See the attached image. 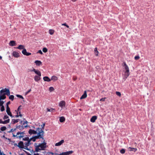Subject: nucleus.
Instances as JSON below:
<instances>
[{
  "label": "nucleus",
  "mask_w": 155,
  "mask_h": 155,
  "mask_svg": "<svg viewBox=\"0 0 155 155\" xmlns=\"http://www.w3.org/2000/svg\"><path fill=\"white\" fill-rule=\"evenodd\" d=\"M42 143H39L38 145L37 143H35L34 146L35 147V151L38 152L40 150H45L46 148V143L45 142V140H44Z\"/></svg>",
  "instance_id": "1"
},
{
  "label": "nucleus",
  "mask_w": 155,
  "mask_h": 155,
  "mask_svg": "<svg viewBox=\"0 0 155 155\" xmlns=\"http://www.w3.org/2000/svg\"><path fill=\"white\" fill-rule=\"evenodd\" d=\"M36 130L37 131V135L34 136L35 139L36 140L37 139H42L43 140H44V131L40 127L37 128Z\"/></svg>",
  "instance_id": "2"
},
{
  "label": "nucleus",
  "mask_w": 155,
  "mask_h": 155,
  "mask_svg": "<svg viewBox=\"0 0 155 155\" xmlns=\"http://www.w3.org/2000/svg\"><path fill=\"white\" fill-rule=\"evenodd\" d=\"M28 127L27 125L23 126V125L21 126L20 125H17L16 128V129H18L20 130H21L24 129L26 127Z\"/></svg>",
  "instance_id": "3"
},
{
  "label": "nucleus",
  "mask_w": 155,
  "mask_h": 155,
  "mask_svg": "<svg viewBox=\"0 0 155 155\" xmlns=\"http://www.w3.org/2000/svg\"><path fill=\"white\" fill-rule=\"evenodd\" d=\"M28 133L30 135H31L32 134H37V130H35L30 129L28 131Z\"/></svg>",
  "instance_id": "4"
},
{
  "label": "nucleus",
  "mask_w": 155,
  "mask_h": 155,
  "mask_svg": "<svg viewBox=\"0 0 155 155\" xmlns=\"http://www.w3.org/2000/svg\"><path fill=\"white\" fill-rule=\"evenodd\" d=\"M12 55L15 58H18L20 56L19 53L15 51H14L13 52Z\"/></svg>",
  "instance_id": "5"
},
{
  "label": "nucleus",
  "mask_w": 155,
  "mask_h": 155,
  "mask_svg": "<svg viewBox=\"0 0 155 155\" xmlns=\"http://www.w3.org/2000/svg\"><path fill=\"white\" fill-rule=\"evenodd\" d=\"M17 146L20 148H23L24 146L23 143L22 141H20L18 143Z\"/></svg>",
  "instance_id": "6"
},
{
  "label": "nucleus",
  "mask_w": 155,
  "mask_h": 155,
  "mask_svg": "<svg viewBox=\"0 0 155 155\" xmlns=\"http://www.w3.org/2000/svg\"><path fill=\"white\" fill-rule=\"evenodd\" d=\"M123 66L124 67L125 71H127V72H128V71H129V67L125 62H124L123 63Z\"/></svg>",
  "instance_id": "7"
},
{
  "label": "nucleus",
  "mask_w": 155,
  "mask_h": 155,
  "mask_svg": "<svg viewBox=\"0 0 155 155\" xmlns=\"http://www.w3.org/2000/svg\"><path fill=\"white\" fill-rule=\"evenodd\" d=\"M38 75H35L34 77V79L36 82H38L41 79L40 77Z\"/></svg>",
  "instance_id": "8"
},
{
  "label": "nucleus",
  "mask_w": 155,
  "mask_h": 155,
  "mask_svg": "<svg viewBox=\"0 0 155 155\" xmlns=\"http://www.w3.org/2000/svg\"><path fill=\"white\" fill-rule=\"evenodd\" d=\"M97 116H92L90 119V121L91 122L94 123L95 121V120L97 119Z\"/></svg>",
  "instance_id": "9"
},
{
  "label": "nucleus",
  "mask_w": 155,
  "mask_h": 155,
  "mask_svg": "<svg viewBox=\"0 0 155 155\" xmlns=\"http://www.w3.org/2000/svg\"><path fill=\"white\" fill-rule=\"evenodd\" d=\"M64 142V140H62L59 142L55 144V146H61L63 143Z\"/></svg>",
  "instance_id": "10"
},
{
  "label": "nucleus",
  "mask_w": 155,
  "mask_h": 155,
  "mask_svg": "<svg viewBox=\"0 0 155 155\" xmlns=\"http://www.w3.org/2000/svg\"><path fill=\"white\" fill-rule=\"evenodd\" d=\"M87 97V94L86 91H84V93L82 95V96L80 97L81 99H83Z\"/></svg>",
  "instance_id": "11"
},
{
  "label": "nucleus",
  "mask_w": 155,
  "mask_h": 155,
  "mask_svg": "<svg viewBox=\"0 0 155 155\" xmlns=\"http://www.w3.org/2000/svg\"><path fill=\"white\" fill-rule=\"evenodd\" d=\"M9 45L11 46H15L16 45V42L14 41H11L9 43Z\"/></svg>",
  "instance_id": "12"
},
{
  "label": "nucleus",
  "mask_w": 155,
  "mask_h": 155,
  "mask_svg": "<svg viewBox=\"0 0 155 155\" xmlns=\"http://www.w3.org/2000/svg\"><path fill=\"white\" fill-rule=\"evenodd\" d=\"M65 103L64 101H61L60 102L59 106L61 107L65 106Z\"/></svg>",
  "instance_id": "13"
},
{
  "label": "nucleus",
  "mask_w": 155,
  "mask_h": 155,
  "mask_svg": "<svg viewBox=\"0 0 155 155\" xmlns=\"http://www.w3.org/2000/svg\"><path fill=\"white\" fill-rule=\"evenodd\" d=\"M4 90H5V91H4L3 92H5L6 95L9 96L10 95V92L9 89L8 88H5Z\"/></svg>",
  "instance_id": "14"
},
{
  "label": "nucleus",
  "mask_w": 155,
  "mask_h": 155,
  "mask_svg": "<svg viewBox=\"0 0 155 155\" xmlns=\"http://www.w3.org/2000/svg\"><path fill=\"white\" fill-rule=\"evenodd\" d=\"M16 49H18L19 50H23L25 48V46L24 45H20L18 47H16L15 48Z\"/></svg>",
  "instance_id": "15"
},
{
  "label": "nucleus",
  "mask_w": 155,
  "mask_h": 155,
  "mask_svg": "<svg viewBox=\"0 0 155 155\" xmlns=\"http://www.w3.org/2000/svg\"><path fill=\"white\" fill-rule=\"evenodd\" d=\"M20 120L18 119H12V120L11 123L12 124H14L18 122Z\"/></svg>",
  "instance_id": "16"
},
{
  "label": "nucleus",
  "mask_w": 155,
  "mask_h": 155,
  "mask_svg": "<svg viewBox=\"0 0 155 155\" xmlns=\"http://www.w3.org/2000/svg\"><path fill=\"white\" fill-rule=\"evenodd\" d=\"M43 80L45 81L49 82L51 81V79L47 76H45L43 78Z\"/></svg>",
  "instance_id": "17"
},
{
  "label": "nucleus",
  "mask_w": 155,
  "mask_h": 155,
  "mask_svg": "<svg viewBox=\"0 0 155 155\" xmlns=\"http://www.w3.org/2000/svg\"><path fill=\"white\" fill-rule=\"evenodd\" d=\"M35 63L37 66H40L42 64V62L40 61L36 60Z\"/></svg>",
  "instance_id": "18"
},
{
  "label": "nucleus",
  "mask_w": 155,
  "mask_h": 155,
  "mask_svg": "<svg viewBox=\"0 0 155 155\" xmlns=\"http://www.w3.org/2000/svg\"><path fill=\"white\" fill-rule=\"evenodd\" d=\"M4 91H5V90H4V89H3L0 91V93L1 94V96L6 95L5 92H3Z\"/></svg>",
  "instance_id": "19"
},
{
  "label": "nucleus",
  "mask_w": 155,
  "mask_h": 155,
  "mask_svg": "<svg viewBox=\"0 0 155 155\" xmlns=\"http://www.w3.org/2000/svg\"><path fill=\"white\" fill-rule=\"evenodd\" d=\"M25 134V131H23L22 132H17V134L20 135V136H23V137H24Z\"/></svg>",
  "instance_id": "20"
},
{
  "label": "nucleus",
  "mask_w": 155,
  "mask_h": 155,
  "mask_svg": "<svg viewBox=\"0 0 155 155\" xmlns=\"http://www.w3.org/2000/svg\"><path fill=\"white\" fill-rule=\"evenodd\" d=\"M130 75V72L129 71H128V72L127 71H125V73H124V78H125V79H126L128 77V76Z\"/></svg>",
  "instance_id": "21"
},
{
  "label": "nucleus",
  "mask_w": 155,
  "mask_h": 155,
  "mask_svg": "<svg viewBox=\"0 0 155 155\" xmlns=\"http://www.w3.org/2000/svg\"><path fill=\"white\" fill-rule=\"evenodd\" d=\"M128 149L130 151H133L134 152H135L137 150V149L136 148H132L131 147H129Z\"/></svg>",
  "instance_id": "22"
},
{
  "label": "nucleus",
  "mask_w": 155,
  "mask_h": 155,
  "mask_svg": "<svg viewBox=\"0 0 155 155\" xmlns=\"http://www.w3.org/2000/svg\"><path fill=\"white\" fill-rule=\"evenodd\" d=\"M47 110L48 112H54L55 111V109L52 108H47Z\"/></svg>",
  "instance_id": "23"
},
{
  "label": "nucleus",
  "mask_w": 155,
  "mask_h": 155,
  "mask_svg": "<svg viewBox=\"0 0 155 155\" xmlns=\"http://www.w3.org/2000/svg\"><path fill=\"white\" fill-rule=\"evenodd\" d=\"M65 118L64 117H60L59 121L61 122H63L65 121Z\"/></svg>",
  "instance_id": "24"
},
{
  "label": "nucleus",
  "mask_w": 155,
  "mask_h": 155,
  "mask_svg": "<svg viewBox=\"0 0 155 155\" xmlns=\"http://www.w3.org/2000/svg\"><path fill=\"white\" fill-rule=\"evenodd\" d=\"M13 137H16L17 138H19L20 139L21 138L23 137V136H19L17 134H17L16 135H15V134H13Z\"/></svg>",
  "instance_id": "25"
},
{
  "label": "nucleus",
  "mask_w": 155,
  "mask_h": 155,
  "mask_svg": "<svg viewBox=\"0 0 155 155\" xmlns=\"http://www.w3.org/2000/svg\"><path fill=\"white\" fill-rule=\"evenodd\" d=\"M35 73L38 75L41 76V74L40 71L38 70H37L35 72Z\"/></svg>",
  "instance_id": "26"
},
{
  "label": "nucleus",
  "mask_w": 155,
  "mask_h": 155,
  "mask_svg": "<svg viewBox=\"0 0 155 155\" xmlns=\"http://www.w3.org/2000/svg\"><path fill=\"white\" fill-rule=\"evenodd\" d=\"M6 111L8 114L11 113L10 110V108L9 107H6Z\"/></svg>",
  "instance_id": "27"
},
{
  "label": "nucleus",
  "mask_w": 155,
  "mask_h": 155,
  "mask_svg": "<svg viewBox=\"0 0 155 155\" xmlns=\"http://www.w3.org/2000/svg\"><path fill=\"white\" fill-rule=\"evenodd\" d=\"M57 79L58 78L57 77L54 76H52L51 79V80H54V81H57Z\"/></svg>",
  "instance_id": "28"
},
{
  "label": "nucleus",
  "mask_w": 155,
  "mask_h": 155,
  "mask_svg": "<svg viewBox=\"0 0 155 155\" xmlns=\"http://www.w3.org/2000/svg\"><path fill=\"white\" fill-rule=\"evenodd\" d=\"M10 119H8L6 120H5L4 121H3V124H5L7 123H8L9 122Z\"/></svg>",
  "instance_id": "29"
},
{
  "label": "nucleus",
  "mask_w": 155,
  "mask_h": 155,
  "mask_svg": "<svg viewBox=\"0 0 155 155\" xmlns=\"http://www.w3.org/2000/svg\"><path fill=\"white\" fill-rule=\"evenodd\" d=\"M6 98V95H2L0 96V101L2 100H4Z\"/></svg>",
  "instance_id": "30"
},
{
  "label": "nucleus",
  "mask_w": 155,
  "mask_h": 155,
  "mask_svg": "<svg viewBox=\"0 0 155 155\" xmlns=\"http://www.w3.org/2000/svg\"><path fill=\"white\" fill-rule=\"evenodd\" d=\"M30 140H28V141H27V142H26L25 143V146H29L30 144Z\"/></svg>",
  "instance_id": "31"
},
{
  "label": "nucleus",
  "mask_w": 155,
  "mask_h": 155,
  "mask_svg": "<svg viewBox=\"0 0 155 155\" xmlns=\"http://www.w3.org/2000/svg\"><path fill=\"white\" fill-rule=\"evenodd\" d=\"M27 51L25 48L22 51V53L24 55H25L27 53Z\"/></svg>",
  "instance_id": "32"
},
{
  "label": "nucleus",
  "mask_w": 155,
  "mask_h": 155,
  "mask_svg": "<svg viewBox=\"0 0 155 155\" xmlns=\"http://www.w3.org/2000/svg\"><path fill=\"white\" fill-rule=\"evenodd\" d=\"M9 98L12 101H13L14 99V96L13 95H10L9 96Z\"/></svg>",
  "instance_id": "33"
},
{
  "label": "nucleus",
  "mask_w": 155,
  "mask_h": 155,
  "mask_svg": "<svg viewBox=\"0 0 155 155\" xmlns=\"http://www.w3.org/2000/svg\"><path fill=\"white\" fill-rule=\"evenodd\" d=\"M6 129V127L5 126H3L1 127L0 130L2 131L5 130Z\"/></svg>",
  "instance_id": "34"
},
{
  "label": "nucleus",
  "mask_w": 155,
  "mask_h": 155,
  "mask_svg": "<svg viewBox=\"0 0 155 155\" xmlns=\"http://www.w3.org/2000/svg\"><path fill=\"white\" fill-rule=\"evenodd\" d=\"M49 31V34L51 35H52L54 34V31L53 30L50 29Z\"/></svg>",
  "instance_id": "35"
},
{
  "label": "nucleus",
  "mask_w": 155,
  "mask_h": 155,
  "mask_svg": "<svg viewBox=\"0 0 155 155\" xmlns=\"http://www.w3.org/2000/svg\"><path fill=\"white\" fill-rule=\"evenodd\" d=\"M36 139L34 137H32L30 139V141H31L32 140L33 142H35V141Z\"/></svg>",
  "instance_id": "36"
},
{
  "label": "nucleus",
  "mask_w": 155,
  "mask_h": 155,
  "mask_svg": "<svg viewBox=\"0 0 155 155\" xmlns=\"http://www.w3.org/2000/svg\"><path fill=\"white\" fill-rule=\"evenodd\" d=\"M42 51L44 53H46L48 51V49L46 48H44L42 49Z\"/></svg>",
  "instance_id": "37"
},
{
  "label": "nucleus",
  "mask_w": 155,
  "mask_h": 155,
  "mask_svg": "<svg viewBox=\"0 0 155 155\" xmlns=\"http://www.w3.org/2000/svg\"><path fill=\"white\" fill-rule=\"evenodd\" d=\"M23 140L25 141H27L30 140V139L28 137H25V138H23Z\"/></svg>",
  "instance_id": "38"
},
{
  "label": "nucleus",
  "mask_w": 155,
  "mask_h": 155,
  "mask_svg": "<svg viewBox=\"0 0 155 155\" xmlns=\"http://www.w3.org/2000/svg\"><path fill=\"white\" fill-rule=\"evenodd\" d=\"M125 150L124 149H121L120 150V153L122 154H124L125 153Z\"/></svg>",
  "instance_id": "39"
},
{
  "label": "nucleus",
  "mask_w": 155,
  "mask_h": 155,
  "mask_svg": "<svg viewBox=\"0 0 155 155\" xmlns=\"http://www.w3.org/2000/svg\"><path fill=\"white\" fill-rule=\"evenodd\" d=\"M54 88L52 87H51L49 88V91L50 92H51L52 91H54Z\"/></svg>",
  "instance_id": "40"
},
{
  "label": "nucleus",
  "mask_w": 155,
  "mask_h": 155,
  "mask_svg": "<svg viewBox=\"0 0 155 155\" xmlns=\"http://www.w3.org/2000/svg\"><path fill=\"white\" fill-rule=\"evenodd\" d=\"M116 94L118 96H120L121 95V93L120 92L118 91H116Z\"/></svg>",
  "instance_id": "41"
},
{
  "label": "nucleus",
  "mask_w": 155,
  "mask_h": 155,
  "mask_svg": "<svg viewBox=\"0 0 155 155\" xmlns=\"http://www.w3.org/2000/svg\"><path fill=\"white\" fill-rule=\"evenodd\" d=\"M16 96L18 97H19L20 98H21L22 99H24V98L21 95H19V94H17L16 95Z\"/></svg>",
  "instance_id": "42"
},
{
  "label": "nucleus",
  "mask_w": 155,
  "mask_h": 155,
  "mask_svg": "<svg viewBox=\"0 0 155 155\" xmlns=\"http://www.w3.org/2000/svg\"><path fill=\"white\" fill-rule=\"evenodd\" d=\"M45 123H43L42 125H41V126L42 127V128L41 129H42L43 130L44 129V127L45 126Z\"/></svg>",
  "instance_id": "43"
},
{
  "label": "nucleus",
  "mask_w": 155,
  "mask_h": 155,
  "mask_svg": "<svg viewBox=\"0 0 155 155\" xmlns=\"http://www.w3.org/2000/svg\"><path fill=\"white\" fill-rule=\"evenodd\" d=\"M1 111H3L5 110V107L4 106H1Z\"/></svg>",
  "instance_id": "44"
},
{
  "label": "nucleus",
  "mask_w": 155,
  "mask_h": 155,
  "mask_svg": "<svg viewBox=\"0 0 155 155\" xmlns=\"http://www.w3.org/2000/svg\"><path fill=\"white\" fill-rule=\"evenodd\" d=\"M16 130V128H14V129H11V130L10 131H8V132L9 133H10V132H13L14 131H15Z\"/></svg>",
  "instance_id": "45"
},
{
  "label": "nucleus",
  "mask_w": 155,
  "mask_h": 155,
  "mask_svg": "<svg viewBox=\"0 0 155 155\" xmlns=\"http://www.w3.org/2000/svg\"><path fill=\"white\" fill-rule=\"evenodd\" d=\"M140 58V57L138 55H137V56H135L134 57V59L135 60H137L139 59Z\"/></svg>",
  "instance_id": "46"
},
{
  "label": "nucleus",
  "mask_w": 155,
  "mask_h": 155,
  "mask_svg": "<svg viewBox=\"0 0 155 155\" xmlns=\"http://www.w3.org/2000/svg\"><path fill=\"white\" fill-rule=\"evenodd\" d=\"M4 103V102L3 101H2L1 100L0 101V106H3V104Z\"/></svg>",
  "instance_id": "47"
},
{
  "label": "nucleus",
  "mask_w": 155,
  "mask_h": 155,
  "mask_svg": "<svg viewBox=\"0 0 155 155\" xmlns=\"http://www.w3.org/2000/svg\"><path fill=\"white\" fill-rule=\"evenodd\" d=\"M8 118V117L7 115H5L3 117V119L5 120Z\"/></svg>",
  "instance_id": "48"
},
{
  "label": "nucleus",
  "mask_w": 155,
  "mask_h": 155,
  "mask_svg": "<svg viewBox=\"0 0 155 155\" xmlns=\"http://www.w3.org/2000/svg\"><path fill=\"white\" fill-rule=\"evenodd\" d=\"M31 91V89H30L29 90H28L27 92H26L25 93V95H26L27 94H28L29 92H30Z\"/></svg>",
  "instance_id": "49"
},
{
  "label": "nucleus",
  "mask_w": 155,
  "mask_h": 155,
  "mask_svg": "<svg viewBox=\"0 0 155 155\" xmlns=\"http://www.w3.org/2000/svg\"><path fill=\"white\" fill-rule=\"evenodd\" d=\"M37 53H39L40 54H43V53L42 51L41 50H39V51H38Z\"/></svg>",
  "instance_id": "50"
},
{
  "label": "nucleus",
  "mask_w": 155,
  "mask_h": 155,
  "mask_svg": "<svg viewBox=\"0 0 155 155\" xmlns=\"http://www.w3.org/2000/svg\"><path fill=\"white\" fill-rule=\"evenodd\" d=\"M105 97L102 98L100 100V101H105Z\"/></svg>",
  "instance_id": "51"
},
{
  "label": "nucleus",
  "mask_w": 155,
  "mask_h": 155,
  "mask_svg": "<svg viewBox=\"0 0 155 155\" xmlns=\"http://www.w3.org/2000/svg\"><path fill=\"white\" fill-rule=\"evenodd\" d=\"M94 53H95V54L96 56H97L98 55V54L99 52L98 51L94 52Z\"/></svg>",
  "instance_id": "52"
},
{
  "label": "nucleus",
  "mask_w": 155,
  "mask_h": 155,
  "mask_svg": "<svg viewBox=\"0 0 155 155\" xmlns=\"http://www.w3.org/2000/svg\"><path fill=\"white\" fill-rule=\"evenodd\" d=\"M8 115L9 116H10V117H15V116H13L12 115V113H10L8 114Z\"/></svg>",
  "instance_id": "53"
},
{
  "label": "nucleus",
  "mask_w": 155,
  "mask_h": 155,
  "mask_svg": "<svg viewBox=\"0 0 155 155\" xmlns=\"http://www.w3.org/2000/svg\"><path fill=\"white\" fill-rule=\"evenodd\" d=\"M31 53H29V52H27L26 54H25V55H26V56H29L30 55H31Z\"/></svg>",
  "instance_id": "54"
},
{
  "label": "nucleus",
  "mask_w": 155,
  "mask_h": 155,
  "mask_svg": "<svg viewBox=\"0 0 155 155\" xmlns=\"http://www.w3.org/2000/svg\"><path fill=\"white\" fill-rule=\"evenodd\" d=\"M37 70H36L35 69L33 68L32 70H31L30 71H34L35 72V71Z\"/></svg>",
  "instance_id": "55"
},
{
  "label": "nucleus",
  "mask_w": 155,
  "mask_h": 155,
  "mask_svg": "<svg viewBox=\"0 0 155 155\" xmlns=\"http://www.w3.org/2000/svg\"><path fill=\"white\" fill-rule=\"evenodd\" d=\"M10 104V101H9L8 102H7V103H6V107H9L8 106V105L9 104Z\"/></svg>",
  "instance_id": "56"
},
{
  "label": "nucleus",
  "mask_w": 155,
  "mask_h": 155,
  "mask_svg": "<svg viewBox=\"0 0 155 155\" xmlns=\"http://www.w3.org/2000/svg\"><path fill=\"white\" fill-rule=\"evenodd\" d=\"M21 107V106L20 105V106H19V107H18L17 111L16 110V111L17 112H18V111L20 109V107Z\"/></svg>",
  "instance_id": "57"
},
{
  "label": "nucleus",
  "mask_w": 155,
  "mask_h": 155,
  "mask_svg": "<svg viewBox=\"0 0 155 155\" xmlns=\"http://www.w3.org/2000/svg\"><path fill=\"white\" fill-rule=\"evenodd\" d=\"M24 151L27 154V155H31V154L30 153H29L28 152L26 151L25 150H24Z\"/></svg>",
  "instance_id": "58"
},
{
  "label": "nucleus",
  "mask_w": 155,
  "mask_h": 155,
  "mask_svg": "<svg viewBox=\"0 0 155 155\" xmlns=\"http://www.w3.org/2000/svg\"><path fill=\"white\" fill-rule=\"evenodd\" d=\"M28 123V122L25 120V121H24L23 123V125L25 124H27Z\"/></svg>",
  "instance_id": "59"
},
{
  "label": "nucleus",
  "mask_w": 155,
  "mask_h": 155,
  "mask_svg": "<svg viewBox=\"0 0 155 155\" xmlns=\"http://www.w3.org/2000/svg\"><path fill=\"white\" fill-rule=\"evenodd\" d=\"M62 25H65V26H66L67 28H69V26L67 25L66 23L62 24Z\"/></svg>",
  "instance_id": "60"
},
{
  "label": "nucleus",
  "mask_w": 155,
  "mask_h": 155,
  "mask_svg": "<svg viewBox=\"0 0 155 155\" xmlns=\"http://www.w3.org/2000/svg\"><path fill=\"white\" fill-rule=\"evenodd\" d=\"M17 115L15 116L14 117H19V116H18V112H17Z\"/></svg>",
  "instance_id": "61"
},
{
  "label": "nucleus",
  "mask_w": 155,
  "mask_h": 155,
  "mask_svg": "<svg viewBox=\"0 0 155 155\" xmlns=\"http://www.w3.org/2000/svg\"><path fill=\"white\" fill-rule=\"evenodd\" d=\"M23 148H24L25 149L28 150H29L28 148V146H25V147H24Z\"/></svg>",
  "instance_id": "62"
},
{
  "label": "nucleus",
  "mask_w": 155,
  "mask_h": 155,
  "mask_svg": "<svg viewBox=\"0 0 155 155\" xmlns=\"http://www.w3.org/2000/svg\"><path fill=\"white\" fill-rule=\"evenodd\" d=\"M94 52H95V51H97V48H94Z\"/></svg>",
  "instance_id": "63"
},
{
  "label": "nucleus",
  "mask_w": 155,
  "mask_h": 155,
  "mask_svg": "<svg viewBox=\"0 0 155 155\" xmlns=\"http://www.w3.org/2000/svg\"><path fill=\"white\" fill-rule=\"evenodd\" d=\"M3 121H2L1 119H0V124H3Z\"/></svg>",
  "instance_id": "64"
}]
</instances>
